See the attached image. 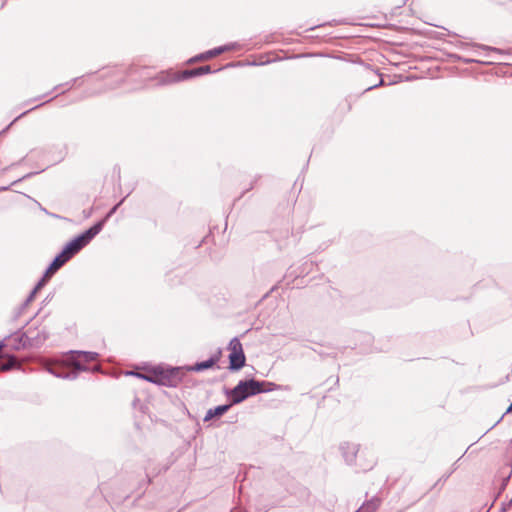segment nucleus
Listing matches in <instances>:
<instances>
[{
	"label": "nucleus",
	"instance_id": "nucleus-1",
	"mask_svg": "<svg viewBox=\"0 0 512 512\" xmlns=\"http://www.w3.org/2000/svg\"><path fill=\"white\" fill-rule=\"evenodd\" d=\"M96 352L70 351L61 361H55L46 365V370L58 377L75 379L79 371H87L86 363L96 360Z\"/></svg>",
	"mask_w": 512,
	"mask_h": 512
},
{
	"label": "nucleus",
	"instance_id": "nucleus-2",
	"mask_svg": "<svg viewBox=\"0 0 512 512\" xmlns=\"http://www.w3.org/2000/svg\"><path fill=\"white\" fill-rule=\"evenodd\" d=\"M180 368L153 367L144 380L164 386H176L180 381Z\"/></svg>",
	"mask_w": 512,
	"mask_h": 512
},
{
	"label": "nucleus",
	"instance_id": "nucleus-3",
	"mask_svg": "<svg viewBox=\"0 0 512 512\" xmlns=\"http://www.w3.org/2000/svg\"><path fill=\"white\" fill-rule=\"evenodd\" d=\"M261 393L260 384L258 380L250 379L240 381L230 392L229 396L232 399V404H239L250 396Z\"/></svg>",
	"mask_w": 512,
	"mask_h": 512
},
{
	"label": "nucleus",
	"instance_id": "nucleus-4",
	"mask_svg": "<svg viewBox=\"0 0 512 512\" xmlns=\"http://www.w3.org/2000/svg\"><path fill=\"white\" fill-rule=\"evenodd\" d=\"M99 232L97 226L91 227L81 235L69 241L58 256H73L88 245L92 238Z\"/></svg>",
	"mask_w": 512,
	"mask_h": 512
},
{
	"label": "nucleus",
	"instance_id": "nucleus-5",
	"mask_svg": "<svg viewBox=\"0 0 512 512\" xmlns=\"http://www.w3.org/2000/svg\"><path fill=\"white\" fill-rule=\"evenodd\" d=\"M228 350L230 351L229 368L234 371L241 369L245 365L246 358L242 344L238 338L235 337L230 341Z\"/></svg>",
	"mask_w": 512,
	"mask_h": 512
},
{
	"label": "nucleus",
	"instance_id": "nucleus-6",
	"mask_svg": "<svg viewBox=\"0 0 512 512\" xmlns=\"http://www.w3.org/2000/svg\"><path fill=\"white\" fill-rule=\"evenodd\" d=\"M69 258H54V261L50 264V266L46 269L43 277L39 280L36 289H41L46 282L52 277V275L60 269Z\"/></svg>",
	"mask_w": 512,
	"mask_h": 512
},
{
	"label": "nucleus",
	"instance_id": "nucleus-7",
	"mask_svg": "<svg viewBox=\"0 0 512 512\" xmlns=\"http://www.w3.org/2000/svg\"><path fill=\"white\" fill-rule=\"evenodd\" d=\"M24 335L28 340V345L31 347H39L48 337V333L44 328L40 331L30 328Z\"/></svg>",
	"mask_w": 512,
	"mask_h": 512
},
{
	"label": "nucleus",
	"instance_id": "nucleus-8",
	"mask_svg": "<svg viewBox=\"0 0 512 512\" xmlns=\"http://www.w3.org/2000/svg\"><path fill=\"white\" fill-rule=\"evenodd\" d=\"M28 346V340L24 333L11 335L4 340V347L11 348L13 350H20Z\"/></svg>",
	"mask_w": 512,
	"mask_h": 512
},
{
	"label": "nucleus",
	"instance_id": "nucleus-9",
	"mask_svg": "<svg viewBox=\"0 0 512 512\" xmlns=\"http://www.w3.org/2000/svg\"><path fill=\"white\" fill-rule=\"evenodd\" d=\"M341 453L347 463H352L359 451L357 444L352 442H343L340 445Z\"/></svg>",
	"mask_w": 512,
	"mask_h": 512
},
{
	"label": "nucleus",
	"instance_id": "nucleus-10",
	"mask_svg": "<svg viewBox=\"0 0 512 512\" xmlns=\"http://www.w3.org/2000/svg\"><path fill=\"white\" fill-rule=\"evenodd\" d=\"M39 291V289H34L30 292L29 296L26 298V300L21 303L14 311V318L18 319L22 316H24L27 313V309L29 307V304L34 300V297L36 293Z\"/></svg>",
	"mask_w": 512,
	"mask_h": 512
},
{
	"label": "nucleus",
	"instance_id": "nucleus-11",
	"mask_svg": "<svg viewBox=\"0 0 512 512\" xmlns=\"http://www.w3.org/2000/svg\"><path fill=\"white\" fill-rule=\"evenodd\" d=\"M232 405L233 404L231 402L230 404L220 405V406H217L215 408L209 409L206 412V415L204 417V421H209V420L213 419L214 417L222 416L224 413H226L230 409V407Z\"/></svg>",
	"mask_w": 512,
	"mask_h": 512
},
{
	"label": "nucleus",
	"instance_id": "nucleus-12",
	"mask_svg": "<svg viewBox=\"0 0 512 512\" xmlns=\"http://www.w3.org/2000/svg\"><path fill=\"white\" fill-rule=\"evenodd\" d=\"M215 363H216V360L214 358H210L206 361L196 363L195 365L189 367L188 370L196 371V372L203 371V370L212 368L215 365Z\"/></svg>",
	"mask_w": 512,
	"mask_h": 512
},
{
	"label": "nucleus",
	"instance_id": "nucleus-13",
	"mask_svg": "<svg viewBox=\"0 0 512 512\" xmlns=\"http://www.w3.org/2000/svg\"><path fill=\"white\" fill-rule=\"evenodd\" d=\"M209 72H210V66L199 67V68H196V69L184 71L182 73L181 78L185 79V78H189V77H193V76H198V75L206 74V73H209Z\"/></svg>",
	"mask_w": 512,
	"mask_h": 512
},
{
	"label": "nucleus",
	"instance_id": "nucleus-14",
	"mask_svg": "<svg viewBox=\"0 0 512 512\" xmlns=\"http://www.w3.org/2000/svg\"><path fill=\"white\" fill-rule=\"evenodd\" d=\"M259 384H260L261 393L271 392L278 388V386L272 382L259 381Z\"/></svg>",
	"mask_w": 512,
	"mask_h": 512
},
{
	"label": "nucleus",
	"instance_id": "nucleus-15",
	"mask_svg": "<svg viewBox=\"0 0 512 512\" xmlns=\"http://www.w3.org/2000/svg\"><path fill=\"white\" fill-rule=\"evenodd\" d=\"M377 507H378V502L377 501H370L369 503L363 505L356 512H375Z\"/></svg>",
	"mask_w": 512,
	"mask_h": 512
},
{
	"label": "nucleus",
	"instance_id": "nucleus-16",
	"mask_svg": "<svg viewBox=\"0 0 512 512\" xmlns=\"http://www.w3.org/2000/svg\"><path fill=\"white\" fill-rule=\"evenodd\" d=\"M126 375H133V376H136L141 379H144V377L146 376V374H144V373H139V372H134V371L126 372Z\"/></svg>",
	"mask_w": 512,
	"mask_h": 512
},
{
	"label": "nucleus",
	"instance_id": "nucleus-17",
	"mask_svg": "<svg viewBox=\"0 0 512 512\" xmlns=\"http://www.w3.org/2000/svg\"><path fill=\"white\" fill-rule=\"evenodd\" d=\"M222 52V49H217L215 51H211V52H208L207 56H205L206 59L210 58V57H213V56H216L218 54H220Z\"/></svg>",
	"mask_w": 512,
	"mask_h": 512
},
{
	"label": "nucleus",
	"instance_id": "nucleus-18",
	"mask_svg": "<svg viewBox=\"0 0 512 512\" xmlns=\"http://www.w3.org/2000/svg\"><path fill=\"white\" fill-rule=\"evenodd\" d=\"M14 363H15V360L13 359L10 364L0 365V370H7V369L11 368L14 365Z\"/></svg>",
	"mask_w": 512,
	"mask_h": 512
},
{
	"label": "nucleus",
	"instance_id": "nucleus-19",
	"mask_svg": "<svg viewBox=\"0 0 512 512\" xmlns=\"http://www.w3.org/2000/svg\"><path fill=\"white\" fill-rule=\"evenodd\" d=\"M510 412H512V403L510 404V406L506 410V413H510Z\"/></svg>",
	"mask_w": 512,
	"mask_h": 512
},
{
	"label": "nucleus",
	"instance_id": "nucleus-20",
	"mask_svg": "<svg viewBox=\"0 0 512 512\" xmlns=\"http://www.w3.org/2000/svg\"><path fill=\"white\" fill-rule=\"evenodd\" d=\"M4 347V342L0 343V350Z\"/></svg>",
	"mask_w": 512,
	"mask_h": 512
}]
</instances>
